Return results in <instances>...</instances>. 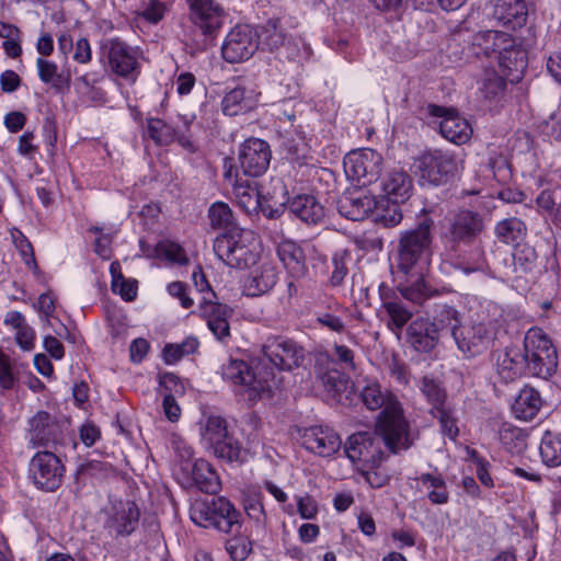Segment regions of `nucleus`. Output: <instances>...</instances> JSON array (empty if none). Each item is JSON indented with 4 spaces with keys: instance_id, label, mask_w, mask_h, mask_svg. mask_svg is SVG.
Instances as JSON below:
<instances>
[{
    "instance_id": "obj_46",
    "label": "nucleus",
    "mask_w": 561,
    "mask_h": 561,
    "mask_svg": "<svg viewBox=\"0 0 561 561\" xmlns=\"http://www.w3.org/2000/svg\"><path fill=\"white\" fill-rule=\"evenodd\" d=\"M201 434L204 440L214 447L228 436L226 420L218 415L208 416L201 427Z\"/></svg>"
},
{
    "instance_id": "obj_21",
    "label": "nucleus",
    "mask_w": 561,
    "mask_h": 561,
    "mask_svg": "<svg viewBox=\"0 0 561 561\" xmlns=\"http://www.w3.org/2000/svg\"><path fill=\"white\" fill-rule=\"evenodd\" d=\"M140 512L133 501L118 502L112 505L105 528L116 537H127L138 527Z\"/></svg>"
},
{
    "instance_id": "obj_24",
    "label": "nucleus",
    "mask_w": 561,
    "mask_h": 561,
    "mask_svg": "<svg viewBox=\"0 0 561 561\" xmlns=\"http://www.w3.org/2000/svg\"><path fill=\"white\" fill-rule=\"evenodd\" d=\"M199 311L216 339L224 341L230 335L228 319L231 317L232 310L227 305L214 301L208 297H203L199 304Z\"/></svg>"
},
{
    "instance_id": "obj_22",
    "label": "nucleus",
    "mask_w": 561,
    "mask_h": 561,
    "mask_svg": "<svg viewBox=\"0 0 561 561\" xmlns=\"http://www.w3.org/2000/svg\"><path fill=\"white\" fill-rule=\"evenodd\" d=\"M430 113L433 116L442 117L439 131L448 141L462 145L471 138V125L466 118L459 116L458 113L437 105H431Z\"/></svg>"
},
{
    "instance_id": "obj_11",
    "label": "nucleus",
    "mask_w": 561,
    "mask_h": 561,
    "mask_svg": "<svg viewBox=\"0 0 561 561\" xmlns=\"http://www.w3.org/2000/svg\"><path fill=\"white\" fill-rule=\"evenodd\" d=\"M108 69L116 76L134 83L140 72L138 56L133 47L119 38L108 39L102 47Z\"/></svg>"
},
{
    "instance_id": "obj_35",
    "label": "nucleus",
    "mask_w": 561,
    "mask_h": 561,
    "mask_svg": "<svg viewBox=\"0 0 561 561\" xmlns=\"http://www.w3.org/2000/svg\"><path fill=\"white\" fill-rule=\"evenodd\" d=\"M496 368L504 381L516 379L524 371H527L524 354L515 347H507L503 354L499 355Z\"/></svg>"
},
{
    "instance_id": "obj_43",
    "label": "nucleus",
    "mask_w": 561,
    "mask_h": 561,
    "mask_svg": "<svg viewBox=\"0 0 561 561\" xmlns=\"http://www.w3.org/2000/svg\"><path fill=\"white\" fill-rule=\"evenodd\" d=\"M526 232V225L516 217L506 218L495 226L497 239L506 244L518 243L525 238Z\"/></svg>"
},
{
    "instance_id": "obj_13",
    "label": "nucleus",
    "mask_w": 561,
    "mask_h": 561,
    "mask_svg": "<svg viewBox=\"0 0 561 561\" xmlns=\"http://www.w3.org/2000/svg\"><path fill=\"white\" fill-rule=\"evenodd\" d=\"M263 356L280 370L299 367L305 358V350L294 340L282 336H268L262 345Z\"/></svg>"
},
{
    "instance_id": "obj_59",
    "label": "nucleus",
    "mask_w": 561,
    "mask_h": 561,
    "mask_svg": "<svg viewBox=\"0 0 561 561\" xmlns=\"http://www.w3.org/2000/svg\"><path fill=\"white\" fill-rule=\"evenodd\" d=\"M167 5L164 2L159 0H149L144 4L140 15L150 23H158L164 16Z\"/></svg>"
},
{
    "instance_id": "obj_56",
    "label": "nucleus",
    "mask_w": 561,
    "mask_h": 561,
    "mask_svg": "<svg viewBox=\"0 0 561 561\" xmlns=\"http://www.w3.org/2000/svg\"><path fill=\"white\" fill-rule=\"evenodd\" d=\"M215 454L228 461H238L241 456V448L229 435L214 446Z\"/></svg>"
},
{
    "instance_id": "obj_2",
    "label": "nucleus",
    "mask_w": 561,
    "mask_h": 561,
    "mask_svg": "<svg viewBox=\"0 0 561 561\" xmlns=\"http://www.w3.org/2000/svg\"><path fill=\"white\" fill-rule=\"evenodd\" d=\"M434 221L424 217L416 228L401 232L398 244L397 272L403 275L422 272L432 254V233Z\"/></svg>"
},
{
    "instance_id": "obj_6",
    "label": "nucleus",
    "mask_w": 561,
    "mask_h": 561,
    "mask_svg": "<svg viewBox=\"0 0 561 561\" xmlns=\"http://www.w3.org/2000/svg\"><path fill=\"white\" fill-rule=\"evenodd\" d=\"M462 169V156L453 151L433 150L416 160L420 181L435 186L451 182Z\"/></svg>"
},
{
    "instance_id": "obj_53",
    "label": "nucleus",
    "mask_w": 561,
    "mask_h": 561,
    "mask_svg": "<svg viewBox=\"0 0 561 561\" xmlns=\"http://www.w3.org/2000/svg\"><path fill=\"white\" fill-rule=\"evenodd\" d=\"M434 417L439 421L442 432L449 438L454 439L458 435V427L456 419L453 416V412L449 407H443L438 410H431Z\"/></svg>"
},
{
    "instance_id": "obj_23",
    "label": "nucleus",
    "mask_w": 561,
    "mask_h": 561,
    "mask_svg": "<svg viewBox=\"0 0 561 561\" xmlns=\"http://www.w3.org/2000/svg\"><path fill=\"white\" fill-rule=\"evenodd\" d=\"M302 446L321 457H329L335 454L342 444L336 432L330 427L312 426L305 430L301 435Z\"/></svg>"
},
{
    "instance_id": "obj_39",
    "label": "nucleus",
    "mask_w": 561,
    "mask_h": 561,
    "mask_svg": "<svg viewBox=\"0 0 561 561\" xmlns=\"http://www.w3.org/2000/svg\"><path fill=\"white\" fill-rule=\"evenodd\" d=\"M225 178L231 183L233 194L242 208L249 213L259 208L260 194L255 186L249 181L241 182L237 178L233 179L231 168L225 172Z\"/></svg>"
},
{
    "instance_id": "obj_63",
    "label": "nucleus",
    "mask_w": 561,
    "mask_h": 561,
    "mask_svg": "<svg viewBox=\"0 0 561 561\" xmlns=\"http://www.w3.org/2000/svg\"><path fill=\"white\" fill-rule=\"evenodd\" d=\"M168 293L180 300L183 308H191L194 300L188 296L187 286L182 282H173L168 286Z\"/></svg>"
},
{
    "instance_id": "obj_33",
    "label": "nucleus",
    "mask_w": 561,
    "mask_h": 561,
    "mask_svg": "<svg viewBox=\"0 0 561 561\" xmlns=\"http://www.w3.org/2000/svg\"><path fill=\"white\" fill-rule=\"evenodd\" d=\"M416 480L419 490L426 492V496L432 504L444 505L448 503L449 491L440 473H422Z\"/></svg>"
},
{
    "instance_id": "obj_49",
    "label": "nucleus",
    "mask_w": 561,
    "mask_h": 561,
    "mask_svg": "<svg viewBox=\"0 0 561 561\" xmlns=\"http://www.w3.org/2000/svg\"><path fill=\"white\" fill-rule=\"evenodd\" d=\"M195 337H187L180 344H168L163 348V358L167 364H174L183 356L193 354L198 347Z\"/></svg>"
},
{
    "instance_id": "obj_20",
    "label": "nucleus",
    "mask_w": 561,
    "mask_h": 561,
    "mask_svg": "<svg viewBox=\"0 0 561 561\" xmlns=\"http://www.w3.org/2000/svg\"><path fill=\"white\" fill-rule=\"evenodd\" d=\"M271 150L266 141L259 138H250L243 142L239 152L240 167L249 176H260L268 168Z\"/></svg>"
},
{
    "instance_id": "obj_47",
    "label": "nucleus",
    "mask_w": 561,
    "mask_h": 561,
    "mask_svg": "<svg viewBox=\"0 0 561 561\" xmlns=\"http://www.w3.org/2000/svg\"><path fill=\"white\" fill-rule=\"evenodd\" d=\"M252 107V101L245 96L244 88H234L222 100V111L226 115L234 116Z\"/></svg>"
},
{
    "instance_id": "obj_19",
    "label": "nucleus",
    "mask_w": 561,
    "mask_h": 561,
    "mask_svg": "<svg viewBox=\"0 0 561 561\" xmlns=\"http://www.w3.org/2000/svg\"><path fill=\"white\" fill-rule=\"evenodd\" d=\"M511 47L512 39L507 33L489 30L474 34L468 49L474 57H492L494 55L501 65L508 67L505 60L512 53Z\"/></svg>"
},
{
    "instance_id": "obj_16",
    "label": "nucleus",
    "mask_w": 561,
    "mask_h": 561,
    "mask_svg": "<svg viewBox=\"0 0 561 561\" xmlns=\"http://www.w3.org/2000/svg\"><path fill=\"white\" fill-rule=\"evenodd\" d=\"M190 9V21L206 37L217 34L226 18L225 9L216 0H186Z\"/></svg>"
},
{
    "instance_id": "obj_41",
    "label": "nucleus",
    "mask_w": 561,
    "mask_h": 561,
    "mask_svg": "<svg viewBox=\"0 0 561 561\" xmlns=\"http://www.w3.org/2000/svg\"><path fill=\"white\" fill-rule=\"evenodd\" d=\"M36 67L42 82L51 84L56 90H62L69 87L71 79L70 73L65 71L59 72L55 62L39 57L36 60Z\"/></svg>"
},
{
    "instance_id": "obj_29",
    "label": "nucleus",
    "mask_w": 561,
    "mask_h": 561,
    "mask_svg": "<svg viewBox=\"0 0 561 561\" xmlns=\"http://www.w3.org/2000/svg\"><path fill=\"white\" fill-rule=\"evenodd\" d=\"M183 469L190 473V484H194L202 492L215 494L220 490L219 477L206 460L197 459Z\"/></svg>"
},
{
    "instance_id": "obj_14",
    "label": "nucleus",
    "mask_w": 561,
    "mask_h": 561,
    "mask_svg": "<svg viewBox=\"0 0 561 561\" xmlns=\"http://www.w3.org/2000/svg\"><path fill=\"white\" fill-rule=\"evenodd\" d=\"M30 473L39 489L55 491L62 482L65 467L56 454L43 450L31 459Z\"/></svg>"
},
{
    "instance_id": "obj_40",
    "label": "nucleus",
    "mask_w": 561,
    "mask_h": 561,
    "mask_svg": "<svg viewBox=\"0 0 561 561\" xmlns=\"http://www.w3.org/2000/svg\"><path fill=\"white\" fill-rule=\"evenodd\" d=\"M408 276L414 277V280L410 284H400L398 286L400 298H404L415 305H422L435 294L434 290L426 286L422 272L410 273Z\"/></svg>"
},
{
    "instance_id": "obj_25",
    "label": "nucleus",
    "mask_w": 561,
    "mask_h": 561,
    "mask_svg": "<svg viewBox=\"0 0 561 561\" xmlns=\"http://www.w3.org/2000/svg\"><path fill=\"white\" fill-rule=\"evenodd\" d=\"M408 341L411 346L423 353L431 352L438 343L439 327L427 318H416L408 328Z\"/></svg>"
},
{
    "instance_id": "obj_45",
    "label": "nucleus",
    "mask_w": 561,
    "mask_h": 561,
    "mask_svg": "<svg viewBox=\"0 0 561 561\" xmlns=\"http://www.w3.org/2000/svg\"><path fill=\"white\" fill-rule=\"evenodd\" d=\"M400 203L396 202H389L388 199L386 203H378L374 210L375 213V222L381 225L385 228H392L398 226L402 218V210L399 206Z\"/></svg>"
},
{
    "instance_id": "obj_54",
    "label": "nucleus",
    "mask_w": 561,
    "mask_h": 561,
    "mask_svg": "<svg viewBox=\"0 0 561 561\" xmlns=\"http://www.w3.org/2000/svg\"><path fill=\"white\" fill-rule=\"evenodd\" d=\"M505 88V80L492 72L484 78L480 91L486 100H494L504 92Z\"/></svg>"
},
{
    "instance_id": "obj_3",
    "label": "nucleus",
    "mask_w": 561,
    "mask_h": 561,
    "mask_svg": "<svg viewBox=\"0 0 561 561\" xmlns=\"http://www.w3.org/2000/svg\"><path fill=\"white\" fill-rule=\"evenodd\" d=\"M214 252L230 267L248 268L257 263L260 244L252 230L242 228L218 236L214 240Z\"/></svg>"
},
{
    "instance_id": "obj_28",
    "label": "nucleus",
    "mask_w": 561,
    "mask_h": 561,
    "mask_svg": "<svg viewBox=\"0 0 561 561\" xmlns=\"http://www.w3.org/2000/svg\"><path fill=\"white\" fill-rule=\"evenodd\" d=\"M380 187L389 202L404 203L411 196L412 180L405 171L393 169L381 179Z\"/></svg>"
},
{
    "instance_id": "obj_61",
    "label": "nucleus",
    "mask_w": 561,
    "mask_h": 561,
    "mask_svg": "<svg viewBox=\"0 0 561 561\" xmlns=\"http://www.w3.org/2000/svg\"><path fill=\"white\" fill-rule=\"evenodd\" d=\"M558 201H561L560 190H545L536 198L537 205L548 213L556 211Z\"/></svg>"
},
{
    "instance_id": "obj_36",
    "label": "nucleus",
    "mask_w": 561,
    "mask_h": 561,
    "mask_svg": "<svg viewBox=\"0 0 561 561\" xmlns=\"http://www.w3.org/2000/svg\"><path fill=\"white\" fill-rule=\"evenodd\" d=\"M541 405L542 399L540 393L531 387H525L519 391L512 410L517 419L531 421L539 412Z\"/></svg>"
},
{
    "instance_id": "obj_37",
    "label": "nucleus",
    "mask_w": 561,
    "mask_h": 561,
    "mask_svg": "<svg viewBox=\"0 0 561 561\" xmlns=\"http://www.w3.org/2000/svg\"><path fill=\"white\" fill-rule=\"evenodd\" d=\"M317 360L320 365L328 368L329 366L336 367L348 374L356 370V364L354 359V352L342 344H334L331 353H321L317 356Z\"/></svg>"
},
{
    "instance_id": "obj_10",
    "label": "nucleus",
    "mask_w": 561,
    "mask_h": 561,
    "mask_svg": "<svg viewBox=\"0 0 561 561\" xmlns=\"http://www.w3.org/2000/svg\"><path fill=\"white\" fill-rule=\"evenodd\" d=\"M382 164V156L369 148L351 151L343 161L346 176L364 186L379 179Z\"/></svg>"
},
{
    "instance_id": "obj_58",
    "label": "nucleus",
    "mask_w": 561,
    "mask_h": 561,
    "mask_svg": "<svg viewBox=\"0 0 561 561\" xmlns=\"http://www.w3.org/2000/svg\"><path fill=\"white\" fill-rule=\"evenodd\" d=\"M115 282H112V290L118 294L124 300L133 301L137 296V280L126 279L124 276H117Z\"/></svg>"
},
{
    "instance_id": "obj_7",
    "label": "nucleus",
    "mask_w": 561,
    "mask_h": 561,
    "mask_svg": "<svg viewBox=\"0 0 561 561\" xmlns=\"http://www.w3.org/2000/svg\"><path fill=\"white\" fill-rule=\"evenodd\" d=\"M222 378L233 385L236 391L247 393L249 400H256L271 389L273 374L256 371L245 362L231 359L221 369Z\"/></svg>"
},
{
    "instance_id": "obj_4",
    "label": "nucleus",
    "mask_w": 561,
    "mask_h": 561,
    "mask_svg": "<svg viewBox=\"0 0 561 561\" xmlns=\"http://www.w3.org/2000/svg\"><path fill=\"white\" fill-rule=\"evenodd\" d=\"M190 516L194 524L224 534H238L241 529V513L226 497L195 501Z\"/></svg>"
},
{
    "instance_id": "obj_48",
    "label": "nucleus",
    "mask_w": 561,
    "mask_h": 561,
    "mask_svg": "<svg viewBox=\"0 0 561 561\" xmlns=\"http://www.w3.org/2000/svg\"><path fill=\"white\" fill-rule=\"evenodd\" d=\"M420 389L427 402L432 405L431 410H438L446 407V391L440 382L431 377H423Z\"/></svg>"
},
{
    "instance_id": "obj_44",
    "label": "nucleus",
    "mask_w": 561,
    "mask_h": 561,
    "mask_svg": "<svg viewBox=\"0 0 561 561\" xmlns=\"http://www.w3.org/2000/svg\"><path fill=\"white\" fill-rule=\"evenodd\" d=\"M540 455L547 466L561 465V435L546 432L540 444Z\"/></svg>"
},
{
    "instance_id": "obj_52",
    "label": "nucleus",
    "mask_w": 561,
    "mask_h": 561,
    "mask_svg": "<svg viewBox=\"0 0 561 561\" xmlns=\"http://www.w3.org/2000/svg\"><path fill=\"white\" fill-rule=\"evenodd\" d=\"M156 253L160 257H164L165 260L179 264L187 263V259L185 256V252L182 247L172 241H161L156 247Z\"/></svg>"
},
{
    "instance_id": "obj_30",
    "label": "nucleus",
    "mask_w": 561,
    "mask_h": 561,
    "mask_svg": "<svg viewBox=\"0 0 561 561\" xmlns=\"http://www.w3.org/2000/svg\"><path fill=\"white\" fill-rule=\"evenodd\" d=\"M277 255L293 277L300 278L307 275L306 256L297 243L289 240L282 241L277 245Z\"/></svg>"
},
{
    "instance_id": "obj_1",
    "label": "nucleus",
    "mask_w": 561,
    "mask_h": 561,
    "mask_svg": "<svg viewBox=\"0 0 561 561\" xmlns=\"http://www.w3.org/2000/svg\"><path fill=\"white\" fill-rule=\"evenodd\" d=\"M363 404L370 411L381 410L376 421V434L391 454L408 450L414 442L410 424L397 397L379 382L367 380L360 389Z\"/></svg>"
},
{
    "instance_id": "obj_62",
    "label": "nucleus",
    "mask_w": 561,
    "mask_h": 561,
    "mask_svg": "<svg viewBox=\"0 0 561 561\" xmlns=\"http://www.w3.org/2000/svg\"><path fill=\"white\" fill-rule=\"evenodd\" d=\"M536 257L535 250L526 245L522 249H517L513 254L514 264L519 265L524 271L533 268Z\"/></svg>"
},
{
    "instance_id": "obj_38",
    "label": "nucleus",
    "mask_w": 561,
    "mask_h": 561,
    "mask_svg": "<svg viewBox=\"0 0 561 561\" xmlns=\"http://www.w3.org/2000/svg\"><path fill=\"white\" fill-rule=\"evenodd\" d=\"M495 15L504 24L515 28L526 23L527 10L523 0H499Z\"/></svg>"
},
{
    "instance_id": "obj_12",
    "label": "nucleus",
    "mask_w": 561,
    "mask_h": 561,
    "mask_svg": "<svg viewBox=\"0 0 561 561\" xmlns=\"http://www.w3.org/2000/svg\"><path fill=\"white\" fill-rule=\"evenodd\" d=\"M28 424L27 438L33 448H55L64 443L67 426L49 413L37 412Z\"/></svg>"
},
{
    "instance_id": "obj_18",
    "label": "nucleus",
    "mask_w": 561,
    "mask_h": 561,
    "mask_svg": "<svg viewBox=\"0 0 561 561\" xmlns=\"http://www.w3.org/2000/svg\"><path fill=\"white\" fill-rule=\"evenodd\" d=\"M380 442L382 438L376 432L374 434L356 433L348 437L344 451L352 462L377 466L385 458Z\"/></svg>"
},
{
    "instance_id": "obj_5",
    "label": "nucleus",
    "mask_w": 561,
    "mask_h": 561,
    "mask_svg": "<svg viewBox=\"0 0 561 561\" xmlns=\"http://www.w3.org/2000/svg\"><path fill=\"white\" fill-rule=\"evenodd\" d=\"M526 369L533 376L549 378L558 367V353L550 336L540 328L529 329L524 337Z\"/></svg>"
},
{
    "instance_id": "obj_31",
    "label": "nucleus",
    "mask_w": 561,
    "mask_h": 561,
    "mask_svg": "<svg viewBox=\"0 0 561 561\" xmlns=\"http://www.w3.org/2000/svg\"><path fill=\"white\" fill-rule=\"evenodd\" d=\"M289 210L301 221L316 225L320 222L324 217L323 206L317 201V198L309 194H301L295 196L289 202Z\"/></svg>"
},
{
    "instance_id": "obj_55",
    "label": "nucleus",
    "mask_w": 561,
    "mask_h": 561,
    "mask_svg": "<svg viewBox=\"0 0 561 561\" xmlns=\"http://www.w3.org/2000/svg\"><path fill=\"white\" fill-rule=\"evenodd\" d=\"M459 316V312L454 307L443 306L433 322L438 323L439 332L443 329H449L454 336V328H460L462 324Z\"/></svg>"
},
{
    "instance_id": "obj_64",
    "label": "nucleus",
    "mask_w": 561,
    "mask_h": 561,
    "mask_svg": "<svg viewBox=\"0 0 561 561\" xmlns=\"http://www.w3.org/2000/svg\"><path fill=\"white\" fill-rule=\"evenodd\" d=\"M298 513L305 519H313L318 514V504L310 495L298 499Z\"/></svg>"
},
{
    "instance_id": "obj_9",
    "label": "nucleus",
    "mask_w": 561,
    "mask_h": 561,
    "mask_svg": "<svg viewBox=\"0 0 561 561\" xmlns=\"http://www.w3.org/2000/svg\"><path fill=\"white\" fill-rule=\"evenodd\" d=\"M482 216L473 210L460 209L447 218V227L442 239L456 250L460 243H472L483 231Z\"/></svg>"
},
{
    "instance_id": "obj_15",
    "label": "nucleus",
    "mask_w": 561,
    "mask_h": 561,
    "mask_svg": "<svg viewBox=\"0 0 561 561\" xmlns=\"http://www.w3.org/2000/svg\"><path fill=\"white\" fill-rule=\"evenodd\" d=\"M259 48L257 34L250 25H237L226 36L222 57L230 64L248 60Z\"/></svg>"
},
{
    "instance_id": "obj_60",
    "label": "nucleus",
    "mask_w": 561,
    "mask_h": 561,
    "mask_svg": "<svg viewBox=\"0 0 561 561\" xmlns=\"http://www.w3.org/2000/svg\"><path fill=\"white\" fill-rule=\"evenodd\" d=\"M346 254L343 252L334 253L332 257L333 271L330 278V282L333 286H339L342 284L344 277L347 274L346 267Z\"/></svg>"
},
{
    "instance_id": "obj_51",
    "label": "nucleus",
    "mask_w": 561,
    "mask_h": 561,
    "mask_svg": "<svg viewBox=\"0 0 561 561\" xmlns=\"http://www.w3.org/2000/svg\"><path fill=\"white\" fill-rule=\"evenodd\" d=\"M11 239L14 247L20 252L24 263L30 267H36V262L34 257V250L32 243L23 234L21 230L18 228H12L10 230Z\"/></svg>"
},
{
    "instance_id": "obj_34",
    "label": "nucleus",
    "mask_w": 561,
    "mask_h": 561,
    "mask_svg": "<svg viewBox=\"0 0 561 561\" xmlns=\"http://www.w3.org/2000/svg\"><path fill=\"white\" fill-rule=\"evenodd\" d=\"M316 376L321 381L324 390L329 396L336 398L346 390L348 382V373L329 366L328 368L320 365L316 359Z\"/></svg>"
},
{
    "instance_id": "obj_32",
    "label": "nucleus",
    "mask_w": 561,
    "mask_h": 561,
    "mask_svg": "<svg viewBox=\"0 0 561 561\" xmlns=\"http://www.w3.org/2000/svg\"><path fill=\"white\" fill-rule=\"evenodd\" d=\"M277 282L276 267L271 262H263L251 272L245 282V290L249 296H260L270 291Z\"/></svg>"
},
{
    "instance_id": "obj_8",
    "label": "nucleus",
    "mask_w": 561,
    "mask_h": 561,
    "mask_svg": "<svg viewBox=\"0 0 561 561\" xmlns=\"http://www.w3.org/2000/svg\"><path fill=\"white\" fill-rule=\"evenodd\" d=\"M259 47L283 55L287 59L304 58L307 47L301 38L288 36L279 19H270L256 30Z\"/></svg>"
},
{
    "instance_id": "obj_42",
    "label": "nucleus",
    "mask_w": 561,
    "mask_h": 561,
    "mask_svg": "<svg viewBox=\"0 0 561 561\" xmlns=\"http://www.w3.org/2000/svg\"><path fill=\"white\" fill-rule=\"evenodd\" d=\"M208 218L214 229L224 230V232H232L233 230L241 229L234 220L231 208L226 203H214L209 207Z\"/></svg>"
},
{
    "instance_id": "obj_26",
    "label": "nucleus",
    "mask_w": 561,
    "mask_h": 561,
    "mask_svg": "<svg viewBox=\"0 0 561 561\" xmlns=\"http://www.w3.org/2000/svg\"><path fill=\"white\" fill-rule=\"evenodd\" d=\"M376 206L375 197L362 191L345 193L336 202L337 211L354 221L365 219Z\"/></svg>"
},
{
    "instance_id": "obj_17",
    "label": "nucleus",
    "mask_w": 561,
    "mask_h": 561,
    "mask_svg": "<svg viewBox=\"0 0 561 561\" xmlns=\"http://www.w3.org/2000/svg\"><path fill=\"white\" fill-rule=\"evenodd\" d=\"M454 341L458 350L467 357L485 352L492 342V332L484 322H472L454 328Z\"/></svg>"
},
{
    "instance_id": "obj_50",
    "label": "nucleus",
    "mask_w": 561,
    "mask_h": 561,
    "mask_svg": "<svg viewBox=\"0 0 561 561\" xmlns=\"http://www.w3.org/2000/svg\"><path fill=\"white\" fill-rule=\"evenodd\" d=\"M148 134L160 146L169 145L174 139L173 128L159 118L148 119Z\"/></svg>"
},
{
    "instance_id": "obj_27",
    "label": "nucleus",
    "mask_w": 561,
    "mask_h": 561,
    "mask_svg": "<svg viewBox=\"0 0 561 561\" xmlns=\"http://www.w3.org/2000/svg\"><path fill=\"white\" fill-rule=\"evenodd\" d=\"M379 295L381 307L388 317V328L393 332L401 331L412 318L413 312L402 302L401 298L387 286H380Z\"/></svg>"
},
{
    "instance_id": "obj_57",
    "label": "nucleus",
    "mask_w": 561,
    "mask_h": 561,
    "mask_svg": "<svg viewBox=\"0 0 561 561\" xmlns=\"http://www.w3.org/2000/svg\"><path fill=\"white\" fill-rule=\"evenodd\" d=\"M500 439L507 449H517L519 451L525 447L524 434L517 427L504 425L500 431Z\"/></svg>"
}]
</instances>
